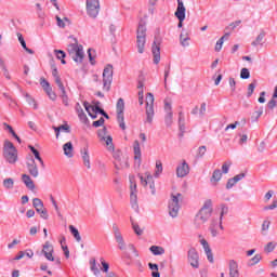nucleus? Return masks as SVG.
I'll use <instances>...</instances> for the list:
<instances>
[{"mask_svg": "<svg viewBox=\"0 0 277 277\" xmlns=\"http://www.w3.org/2000/svg\"><path fill=\"white\" fill-rule=\"evenodd\" d=\"M3 157L6 163H10L11 166H14V163L18 161V150H16L14 143L10 142L9 140L4 141Z\"/></svg>", "mask_w": 277, "mask_h": 277, "instance_id": "7ed1b4c3", "label": "nucleus"}, {"mask_svg": "<svg viewBox=\"0 0 277 277\" xmlns=\"http://www.w3.org/2000/svg\"><path fill=\"white\" fill-rule=\"evenodd\" d=\"M111 81H114V66L108 64L103 70L104 92H109V90L111 89Z\"/></svg>", "mask_w": 277, "mask_h": 277, "instance_id": "423d86ee", "label": "nucleus"}, {"mask_svg": "<svg viewBox=\"0 0 277 277\" xmlns=\"http://www.w3.org/2000/svg\"><path fill=\"white\" fill-rule=\"evenodd\" d=\"M81 157H82V161H83V166L90 170L91 164H90V151L88 150V147H84L81 149Z\"/></svg>", "mask_w": 277, "mask_h": 277, "instance_id": "c85d7f7f", "label": "nucleus"}, {"mask_svg": "<svg viewBox=\"0 0 277 277\" xmlns=\"http://www.w3.org/2000/svg\"><path fill=\"white\" fill-rule=\"evenodd\" d=\"M133 150H134V160L138 166H141L142 164V148L140 147V141H134Z\"/></svg>", "mask_w": 277, "mask_h": 277, "instance_id": "412c9836", "label": "nucleus"}, {"mask_svg": "<svg viewBox=\"0 0 277 277\" xmlns=\"http://www.w3.org/2000/svg\"><path fill=\"white\" fill-rule=\"evenodd\" d=\"M181 200H183V195L181 193L171 195V200L169 201L170 217H179V211L181 210Z\"/></svg>", "mask_w": 277, "mask_h": 277, "instance_id": "39448f33", "label": "nucleus"}, {"mask_svg": "<svg viewBox=\"0 0 277 277\" xmlns=\"http://www.w3.org/2000/svg\"><path fill=\"white\" fill-rule=\"evenodd\" d=\"M27 170L30 174V176H32V179H38V176H40V171L38 170V164H36V160L34 158H30L27 162Z\"/></svg>", "mask_w": 277, "mask_h": 277, "instance_id": "dca6fc26", "label": "nucleus"}, {"mask_svg": "<svg viewBox=\"0 0 277 277\" xmlns=\"http://www.w3.org/2000/svg\"><path fill=\"white\" fill-rule=\"evenodd\" d=\"M224 215H228V207L222 205L220 211V217L216 219L219 221V226L221 230H224V226L222 225V220H224Z\"/></svg>", "mask_w": 277, "mask_h": 277, "instance_id": "f704fd0d", "label": "nucleus"}, {"mask_svg": "<svg viewBox=\"0 0 277 277\" xmlns=\"http://www.w3.org/2000/svg\"><path fill=\"white\" fill-rule=\"evenodd\" d=\"M4 189H14V179L8 177L2 182Z\"/></svg>", "mask_w": 277, "mask_h": 277, "instance_id": "a19ab883", "label": "nucleus"}, {"mask_svg": "<svg viewBox=\"0 0 277 277\" xmlns=\"http://www.w3.org/2000/svg\"><path fill=\"white\" fill-rule=\"evenodd\" d=\"M223 45H224V37H221L220 40L216 41L214 51H216V53H220V51H222Z\"/></svg>", "mask_w": 277, "mask_h": 277, "instance_id": "8fccbe9b", "label": "nucleus"}, {"mask_svg": "<svg viewBox=\"0 0 277 277\" xmlns=\"http://www.w3.org/2000/svg\"><path fill=\"white\" fill-rule=\"evenodd\" d=\"M40 85L43 88L44 92H47V90H50L51 88V84L44 78L40 79Z\"/></svg>", "mask_w": 277, "mask_h": 277, "instance_id": "603ef678", "label": "nucleus"}, {"mask_svg": "<svg viewBox=\"0 0 277 277\" xmlns=\"http://www.w3.org/2000/svg\"><path fill=\"white\" fill-rule=\"evenodd\" d=\"M189 40H192V38L189 37V32H187V30L183 29L182 32L180 34L181 47H183L184 49H187V47H189Z\"/></svg>", "mask_w": 277, "mask_h": 277, "instance_id": "bb28decb", "label": "nucleus"}, {"mask_svg": "<svg viewBox=\"0 0 277 277\" xmlns=\"http://www.w3.org/2000/svg\"><path fill=\"white\" fill-rule=\"evenodd\" d=\"M42 253L48 261H55V258H53V245L45 242L42 249Z\"/></svg>", "mask_w": 277, "mask_h": 277, "instance_id": "393cba45", "label": "nucleus"}, {"mask_svg": "<svg viewBox=\"0 0 277 277\" xmlns=\"http://www.w3.org/2000/svg\"><path fill=\"white\" fill-rule=\"evenodd\" d=\"M149 251L151 252V254H154V256H161L162 254H166V249L159 246H151L149 248Z\"/></svg>", "mask_w": 277, "mask_h": 277, "instance_id": "e433bc0d", "label": "nucleus"}, {"mask_svg": "<svg viewBox=\"0 0 277 277\" xmlns=\"http://www.w3.org/2000/svg\"><path fill=\"white\" fill-rule=\"evenodd\" d=\"M54 131L56 133V137H60V131H64L65 133H70V126L69 124H63L58 128L54 127Z\"/></svg>", "mask_w": 277, "mask_h": 277, "instance_id": "79ce46f5", "label": "nucleus"}, {"mask_svg": "<svg viewBox=\"0 0 277 277\" xmlns=\"http://www.w3.org/2000/svg\"><path fill=\"white\" fill-rule=\"evenodd\" d=\"M51 68H52V77H54V81H55L56 85L58 87V90H61V92H63V94H65L64 83H62V78H60V74L57 71V66H55L53 64V65H51Z\"/></svg>", "mask_w": 277, "mask_h": 277, "instance_id": "6ab92c4d", "label": "nucleus"}, {"mask_svg": "<svg viewBox=\"0 0 277 277\" xmlns=\"http://www.w3.org/2000/svg\"><path fill=\"white\" fill-rule=\"evenodd\" d=\"M54 53L58 60H61V64H66V52L62 50H54Z\"/></svg>", "mask_w": 277, "mask_h": 277, "instance_id": "37998d69", "label": "nucleus"}, {"mask_svg": "<svg viewBox=\"0 0 277 277\" xmlns=\"http://www.w3.org/2000/svg\"><path fill=\"white\" fill-rule=\"evenodd\" d=\"M26 103H28V105H30V107H32L34 109H38V104L36 103V100H34V97H31L29 94H26Z\"/></svg>", "mask_w": 277, "mask_h": 277, "instance_id": "49530a36", "label": "nucleus"}, {"mask_svg": "<svg viewBox=\"0 0 277 277\" xmlns=\"http://www.w3.org/2000/svg\"><path fill=\"white\" fill-rule=\"evenodd\" d=\"M200 243L206 252L207 259L209 263H213V252L211 251V247L209 246V242L206 239H201Z\"/></svg>", "mask_w": 277, "mask_h": 277, "instance_id": "a878e982", "label": "nucleus"}, {"mask_svg": "<svg viewBox=\"0 0 277 277\" xmlns=\"http://www.w3.org/2000/svg\"><path fill=\"white\" fill-rule=\"evenodd\" d=\"M265 36H267V32H265L264 29H261L255 40L251 42V47H263V40L265 39Z\"/></svg>", "mask_w": 277, "mask_h": 277, "instance_id": "7c9ffc66", "label": "nucleus"}, {"mask_svg": "<svg viewBox=\"0 0 277 277\" xmlns=\"http://www.w3.org/2000/svg\"><path fill=\"white\" fill-rule=\"evenodd\" d=\"M163 172V163H161V160L156 161V170L154 173L155 179H159L161 176V173Z\"/></svg>", "mask_w": 277, "mask_h": 277, "instance_id": "58836bf2", "label": "nucleus"}, {"mask_svg": "<svg viewBox=\"0 0 277 277\" xmlns=\"http://www.w3.org/2000/svg\"><path fill=\"white\" fill-rule=\"evenodd\" d=\"M179 127H180L181 133H185V117L183 116V113H180Z\"/></svg>", "mask_w": 277, "mask_h": 277, "instance_id": "a18cd8bd", "label": "nucleus"}, {"mask_svg": "<svg viewBox=\"0 0 277 277\" xmlns=\"http://www.w3.org/2000/svg\"><path fill=\"white\" fill-rule=\"evenodd\" d=\"M138 179L141 181V185L143 187H148L149 186L151 195L155 196L157 190L155 188V180L153 179V174H150V172L147 171L144 174H138Z\"/></svg>", "mask_w": 277, "mask_h": 277, "instance_id": "9d476101", "label": "nucleus"}, {"mask_svg": "<svg viewBox=\"0 0 277 277\" xmlns=\"http://www.w3.org/2000/svg\"><path fill=\"white\" fill-rule=\"evenodd\" d=\"M130 205L134 211H137L140 206L137 205V184L134 176H130Z\"/></svg>", "mask_w": 277, "mask_h": 277, "instance_id": "1a4fd4ad", "label": "nucleus"}, {"mask_svg": "<svg viewBox=\"0 0 277 277\" xmlns=\"http://www.w3.org/2000/svg\"><path fill=\"white\" fill-rule=\"evenodd\" d=\"M128 248L131 252H133L134 256H140V253L133 243L128 245Z\"/></svg>", "mask_w": 277, "mask_h": 277, "instance_id": "0e129e2a", "label": "nucleus"}, {"mask_svg": "<svg viewBox=\"0 0 277 277\" xmlns=\"http://www.w3.org/2000/svg\"><path fill=\"white\" fill-rule=\"evenodd\" d=\"M212 213H213V201H211V199H208L205 201L203 207L199 210V212L195 216V220H194L195 228H200L201 226H203V224H207Z\"/></svg>", "mask_w": 277, "mask_h": 277, "instance_id": "f257e3e1", "label": "nucleus"}, {"mask_svg": "<svg viewBox=\"0 0 277 277\" xmlns=\"http://www.w3.org/2000/svg\"><path fill=\"white\" fill-rule=\"evenodd\" d=\"M187 261L193 269H198V267H200V255L198 254V250H196V248L190 247L188 249Z\"/></svg>", "mask_w": 277, "mask_h": 277, "instance_id": "9b49d317", "label": "nucleus"}, {"mask_svg": "<svg viewBox=\"0 0 277 277\" xmlns=\"http://www.w3.org/2000/svg\"><path fill=\"white\" fill-rule=\"evenodd\" d=\"M151 53L154 57V64H159V62H161V47L159 43H157V41H154L151 45Z\"/></svg>", "mask_w": 277, "mask_h": 277, "instance_id": "a211bd4d", "label": "nucleus"}, {"mask_svg": "<svg viewBox=\"0 0 277 277\" xmlns=\"http://www.w3.org/2000/svg\"><path fill=\"white\" fill-rule=\"evenodd\" d=\"M131 224L135 235H137L138 237L144 235V229H142L137 223L131 221Z\"/></svg>", "mask_w": 277, "mask_h": 277, "instance_id": "c03bdc74", "label": "nucleus"}, {"mask_svg": "<svg viewBox=\"0 0 277 277\" xmlns=\"http://www.w3.org/2000/svg\"><path fill=\"white\" fill-rule=\"evenodd\" d=\"M105 124V119L101 117L97 121H93V127L98 128Z\"/></svg>", "mask_w": 277, "mask_h": 277, "instance_id": "052dcab7", "label": "nucleus"}, {"mask_svg": "<svg viewBox=\"0 0 277 277\" xmlns=\"http://www.w3.org/2000/svg\"><path fill=\"white\" fill-rule=\"evenodd\" d=\"M116 170H127L129 168V159L124 157H115Z\"/></svg>", "mask_w": 277, "mask_h": 277, "instance_id": "aec40b11", "label": "nucleus"}, {"mask_svg": "<svg viewBox=\"0 0 277 277\" xmlns=\"http://www.w3.org/2000/svg\"><path fill=\"white\" fill-rule=\"evenodd\" d=\"M240 79H250V70L248 68L240 70Z\"/></svg>", "mask_w": 277, "mask_h": 277, "instance_id": "3c124183", "label": "nucleus"}, {"mask_svg": "<svg viewBox=\"0 0 277 277\" xmlns=\"http://www.w3.org/2000/svg\"><path fill=\"white\" fill-rule=\"evenodd\" d=\"M45 93L48 94L49 98L51 101H55V98H57V95L55 94V92H53V89L50 88L45 91Z\"/></svg>", "mask_w": 277, "mask_h": 277, "instance_id": "6e6d98bb", "label": "nucleus"}, {"mask_svg": "<svg viewBox=\"0 0 277 277\" xmlns=\"http://www.w3.org/2000/svg\"><path fill=\"white\" fill-rule=\"evenodd\" d=\"M255 88H256V80H254L253 82H251V83L248 85V93H247V96H252V94H254Z\"/></svg>", "mask_w": 277, "mask_h": 277, "instance_id": "de8ad7c7", "label": "nucleus"}, {"mask_svg": "<svg viewBox=\"0 0 277 277\" xmlns=\"http://www.w3.org/2000/svg\"><path fill=\"white\" fill-rule=\"evenodd\" d=\"M17 38H18L19 44H22V48L27 49V43L25 42V38H23V34L17 32Z\"/></svg>", "mask_w": 277, "mask_h": 277, "instance_id": "4d7b16f0", "label": "nucleus"}, {"mask_svg": "<svg viewBox=\"0 0 277 277\" xmlns=\"http://www.w3.org/2000/svg\"><path fill=\"white\" fill-rule=\"evenodd\" d=\"M164 111H166V117H164V122L167 127H172V105H170L169 102H164Z\"/></svg>", "mask_w": 277, "mask_h": 277, "instance_id": "5701e85b", "label": "nucleus"}, {"mask_svg": "<svg viewBox=\"0 0 277 277\" xmlns=\"http://www.w3.org/2000/svg\"><path fill=\"white\" fill-rule=\"evenodd\" d=\"M229 277H239V265L235 260L229 261Z\"/></svg>", "mask_w": 277, "mask_h": 277, "instance_id": "c756f323", "label": "nucleus"}, {"mask_svg": "<svg viewBox=\"0 0 277 277\" xmlns=\"http://www.w3.org/2000/svg\"><path fill=\"white\" fill-rule=\"evenodd\" d=\"M136 47L140 54L144 53L146 48V24L141 22L136 30Z\"/></svg>", "mask_w": 277, "mask_h": 277, "instance_id": "20e7f679", "label": "nucleus"}, {"mask_svg": "<svg viewBox=\"0 0 277 277\" xmlns=\"http://www.w3.org/2000/svg\"><path fill=\"white\" fill-rule=\"evenodd\" d=\"M185 4L183 3V0H177V9L175 11V16L179 21L177 27L181 29L183 27V21H185Z\"/></svg>", "mask_w": 277, "mask_h": 277, "instance_id": "4468645a", "label": "nucleus"}, {"mask_svg": "<svg viewBox=\"0 0 277 277\" xmlns=\"http://www.w3.org/2000/svg\"><path fill=\"white\" fill-rule=\"evenodd\" d=\"M28 148H29V150H31L32 155H35V159H38L41 168H44V160H42V157H40V151H38V149H36L31 145H29Z\"/></svg>", "mask_w": 277, "mask_h": 277, "instance_id": "4c0bfd02", "label": "nucleus"}, {"mask_svg": "<svg viewBox=\"0 0 277 277\" xmlns=\"http://www.w3.org/2000/svg\"><path fill=\"white\" fill-rule=\"evenodd\" d=\"M261 259H263L261 256V254H255L249 262V265H258V263H261Z\"/></svg>", "mask_w": 277, "mask_h": 277, "instance_id": "09e8293b", "label": "nucleus"}, {"mask_svg": "<svg viewBox=\"0 0 277 277\" xmlns=\"http://www.w3.org/2000/svg\"><path fill=\"white\" fill-rule=\"evenodd\" d=\"M113 233H114L115 241H117L118 243L119 250H124L127 248V242H124L122 233H120V227H118V225H113Z\"/></svg>", "mask_w": 277, "mask_h": 277, "instance_id": "2eb2a0df", "label": "nucleus"}, {"mask_svg": "<svg viewBox=\"0 0 277 277\" xmlns=\"http://www.w3.org/2000/svg\"><path fill=\"white\" fill-rule=\"evenodd\" d=\"M76 111L78 114V118L79 120H81V122H83L84 124L88 123V116L85 115V113L83 111V108L81 107V104L78 103L76 105Z\"/></svg>", "mask_w": 277, "mask_h": 277, "instance_id": "72a5a7b5", "label": "nucleus"}, {"mask_svg": "<svg viewBox=\"0 0 277 277\" xmlns=\"http://www.w3.org/2000/svg\"><path fill=\"white\" fill-rule=\"evenodd\" d=\"M241 25V21H236L228 25L227 29H237Z\"/></svg>", "mask_w": 277, "mask_h": 277, "instance_id": "69168bd1", "label": "nucleus"}, {"mask_svg": "<svg viewBox=\"0 0 277 277\" xmlns=\"http://www.w3.org/2000/svg\"><path fill=\"white\" fill-rule=\"evenodd\" d=\"M220 230H223L220 228V221H215V219H213L210 224V233L212 237H219Z\"/></svg>", "mask_w": 277, "mask_h": 277, "instance_id": "cd10ccee", "label": "nucleus"}, {"mask_svg": "<svg viewBox=\"0 0 277 277\" xmlns=\"http://www.w3.org/2000/svg\"><path fill=\"white\" fill-rule=\"evenodd\" d=\"M267 107L268 109H275V107H277V101L272 98L268 103H267Z\"/></svg>", "mask_w": 277, "mask_h": 277, "instance_id": "774afa93", "label": "nucleus"}, {"mask_svg": "<svg viewBox=\"0 0 277 277\" xmlns=\"http://www.w3.org/2000/svg\"><path fill=\"white\" fill-rule=\"evenodd\" d=\"M98 136L102 142H105L107 150H109V153H114L115 147H114V138L111 137V135L105 136L100 133Z\"/></svg>", "mask_w": 277, "mask_h": 277, "instance_id": "b1692460", "label": "nucleus"}, {"mask_svg": "<svg viewBox=\"0 0 277 277\" xmlns=\"http://www.w3.org/2000/svg\"><path fill=\"white\" fill-rule=\"evenodd\" d=\"M83 106H84L85 111L89 114V116H90L93 120H95L96 114H98L101 107H98V106H95V107H94V106L90 105V103H88V102H84V103H83Z\"/></svg>", "mask_w": 277, "mask_h": 277, "instance_id": "4be33fe9", "label": "nucleus"}, {"mask_svg": "<svg viewBox=\"0 0 277 277\" xmlns=\"http://www.w3.org/2000/svg\"><path fill=\"white\" fill-rule=\"evenodd\" d=\"M87 14L90 18H96L101 12V1L100 0H87L85 1Z\"/></svg>", "mask_w": 277, "mask_h": 277, "instance_id": "6e6552de", "label": "nucleus"}, {"mask_svg": "<svg viewBox=\"0 0 277 277\" xmlns=\"http://www.w3.org/2000/svg\"><path fill=\"white\" fill-rule=\"evenodd\" d=\"M69 230H70L72 237L79 243L81 241V234H79V229H77V227H75L74 225H69Z\"/></svg>", "mask_w": 277, "mask_h": 277, "instance_id": "ea45409f", "label": "nucleus"}, {"mask_svg": "<svg viewBox=\"0 0 277 277\" xmlns=\"http://www.w3.org/2000/svg\"><path fill=\"white\" fill-rule=\"evenodd\" d=\"M237 185V182L234 177L229 179L226 184V189H233Z\"/></svg>", "mask_w": 277, "mask_h": 277, "instance_id": "bf43d9fd", "label": "nucleus"}, {"mask_svg": "<svg viewBox=\"0 0 277 277\" xmlns=\"http://www.w3.org/2000/svg\"><path fill=\"white\" fill-rule=\"evenodd\" d=\"M210 181L212 185H217L222 181V171L220 169L214 170Z\"/></svg>", "mask_w": 277, "mask_h": 277, "instance_id": "c9c22d12", "label": "nucleus"}, {"mask_svg": "<svg viewBox=\"0 0 277 277\" xmlns=\"http://www.w3.org/2000/svg\"><path fill=\"white\" fill-rule=\"evenodd\" d=\"M22 181L28 189H31V190L36 189V184H34V180H31V176L27 174H22Z\"/></svg>", "mask_w": 277, "mask_h": 277, "instance_id": "473e14b6", "label": "nucleus"}, {"mask_svg": "<svg viewBox=\"0 0 277 277\" xmlns=\"http://www.w3.org/2000/svg\"><path fill=\"white\" fill-rule=\"evenodd\" d=\"M275 249H276V242H268L264 248L265 252L267 253L274 252Z\"/></svg>", "mask_w": 277, "mask_h": 277, "instance_id": "864d4df0", "label": "nucleus"}, {"mask_svg": "<svg viewBox=\"0 0 277 277\" xmlns=\"http://www.w3.org/2000/svg\"><path fill=\"white\" fill-rule=\"evenodd\" d=\"M207 154V146L202 145L198 148L197 157L200 159Z\"/></svg>", "mask_w": 277, "mask_h": 277, "instance_id": "5fc2aeb1", "label": "nucleus"}, {"mask_svg": "<svg viewBox=\"0 0 277 277\" xmlns=\"http://www.w3.org/2000/svg\"><path fill=\"white\" fill-rule=\"evenodd\" d=\"M189 174V164H187L186 161H183L180 166L176 168V176L177 179H185Z\"/></svg>", "mask_w": 277, "mask_h": 277, "instance_id": "f3484780", "label": "nucleus"}, {"mask_svg": "<svg viewBox=\"0 0 277 277\" xmlns=\"http://www.w3.org/2000/svg\"><path fill=\"white\" fill-rule=\"evenodd\" d=\"M228 83L232 92H235L237 90V82L235 81V78H229Z\"/></svg>", "mask_w": 277, "mask_h": 277, "instance_id": "13d9d810", "label": "nucleus"}, {"mask_svg": "<svg viewBox=\"0 0 277 277\" xmlns=\"http://www.w3.org/2000/svg\"><path fill=\"white\" fill-rule=\"evenodd\" d=\"M67 53L76 64H81L83 62V57H85L83 45L79 44L75 38H72V42L67 45Z\"/></svg>", "mask_w": 277, "mask_h": 277, "instance_id": "f03ea898", "label": "nucleus"}, {"mask_svg": "<svg viewBox=\"0 0 277 277\" xmlns=\"http://www.w3.org/2000/svg\"><path fill=\"white\" fill-rule=\"evenodd\" d=\"M228 170H230V162H225V163L222 166V172H223V174H228Z\"/></svg>", "mask_w": 277, "mask_h": 277, "instance_id": "e2e57ef3", "label": "nucleus"}, {"mask_svg": "<svg viewBox=\"0 0 277 277\" xmlns=\"http://www.w3.org/2000/svg\"><path fill=\"white\" fill-rule=\"evenodd\" d=\"M207 114V103H201L200 109H199V115L205 116Z\"/></svg>", "mask_w": 277, "mask_h": 277, "instance_id": "338daca9", "label": "nucleus"}, {"mask_svg": "<svg viewBox=\"0 0 277 277\" xmlns=\"http://www.w3.org/2000/svg\"><path fill=\"white\" fill-rule=\"evenodd\" d=\"M63 150H64L65 157H68L69 159H71V157L75 156L74 154L75 148L72 147V142L65 143L63 145Z\"/></svg>", "mask_w": 277, "mask_h": 277, "instance_id": "2f4dec72", "label": "nucleus"}, {"mask_svg": "<svg viewBox=\"0 0 277 277\" xmlns=\"http://www.w3.org/2000/svg\"><path fill=\"white\" fill-rule=\"evenodd\" d=\"M153 118H155V95L147 93L146 96V122L153 124Z\"/></svg>", "mask_w": 277, "mask_h": 277, "instance_id": "0eeeda50", "label": "nucleus"}, {"mask_svg": "<svg viewBox=\"0 0 277 277\" xmlns=\"http://www.w3.org/2000/svg\"><path fill=\"white\" fill-rule=\"evenodd\" d=\"M32 207H35L37 213H39L42 220H49V212L44 209V202L40 198L32 199Z\"/></svg>", "mask_w": 277, "mask_h": 277, "instance_id": "ddd939ff", "label": "nucleus"}, {"mask_svg": "<svg viewBox=\"0 0 277 277\" xmlns=\"http://www.w3.org/2000/svg\"><path fill=\"white\" fill-rule=\"evenodd\" d=\"M116 107H117V121L119 123L120 129L124 131L127 129V124L124 123V100L119 98Z\"/></svg>", "mask_w": 277, "mask_h": 277, "instance_id": "f8f14e48", "label": "nucleus"}, {"mask_svg": "<svg viewBox=\"0 0 277 277\" xmlns=\"http://www.w3.org/2000/svg\"><path fill=\"white\" fill-rule=\"evenodd\" d=\"M0 68H2L5 79H11L10 71H8V67H5V63H3V65H0Z\"/></svg>", "mask_w": 277, "mask_h": 277, "instance_id": "680f3d73", "label": "nucleus"}]
</instances>
